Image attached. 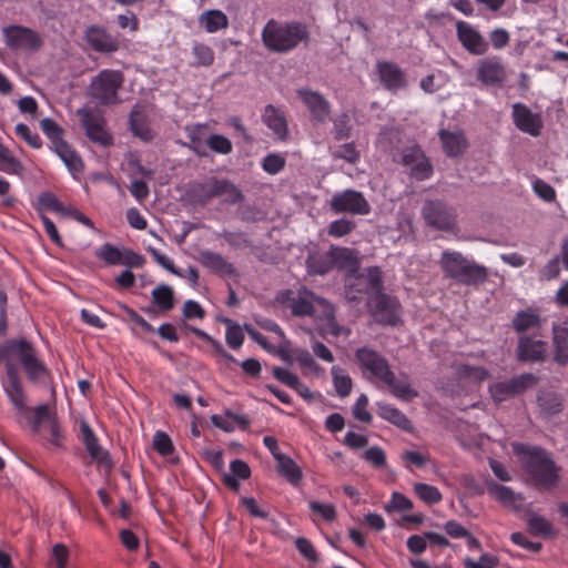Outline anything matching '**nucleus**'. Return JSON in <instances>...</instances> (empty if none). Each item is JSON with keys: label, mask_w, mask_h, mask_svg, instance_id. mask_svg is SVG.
Instances as JSON below:
<instances>
[{"label": "nucleus", "mask_w": 568, "mask_h": 568, "mask_svg": "<svg viewBox=\"0 0 568 568\" xmlns=\"http://www.w3.org/2000/svg\"><path fill=\"white\" fill-rule=\"evenodd\" d=\"M409 171H410V175L414 179H416L418 181H423V180L430 178V175L433 173V166H432L430 162L428 161V159L424 154L422 156V159H419L418 165H414Z\"/></svg>", "instance_id": "nucleus-64"}, {"label": "nucleus", "mask_w": 568, "mask_h": 568, "mask_svg": "<svg viewBox=\"0 0 568 568\" xmlns=\"http://www.w3.org/2000/svg\"><path fill=\"white\" fill-rule=\"evenodd\" d=\"M459 378L474 383H480L489 377V372L481 366H471L469 364H460L457 367Z\"/></svg>", "instance_id": "nucleus-43"}, {"label": "nucleus", "mask_w": 568, "mask_h": 568, "mask_svg": "<svg viewBox=\"0 0 568 568\" xmlns=\"http://www.w3.org/2000/svg\"><path fill=\"white\" fill-rule=\"evenodd\" d=\"M29 381L37 383L49 375V371L44 363L39 359L37 352L21 365Z\"/></svg>", "instance_id": "nucleus-35"}, {"label": "nucleus", "mask_w": 568, "mask_h": 568, "mask_svg": "<svg viewBox=\"0 0 568 568\" xmlns=\"http://www.w3.org/2000/svg\"><path fill=\"white\" fill-rule=\"evenodd\" d=\"M531 187L534 193L545 202L551 203L556 201L555 189L544 180L534 178Z\"/></svg>", "instance_id": "nucleus-49"}, {"label": "nucleus", "mask_w": 568, "mask_h": 568, "mask_svg": "<svg viewBox=\"0 0 568 568\" xmlns=\"http://www.w3.org/2000/svg\"><path fill=\"white\" fill-rule=\"evenodd\" d=\"M422 214L427 225L436 230L450 231L456 226L457 214L455 209L442 201H426Z\"/></svg>", "instance_id": "nucleus-8"}, {"label": "nucleus", "mask_w": 568, "mask_h": 568, "mask_svg": "<svg viewBox=\"0 0 568 568\" xmlns=\"http://www.w3.org/2000/svg\"><path fill=\"white\" fill-rule=\"evenodd\" d=\"M538 402L541 409L549 415L561 410V402L555 394L542 395L538 398Z\"/></svg>", "instance_id": "nucleus-63"}, {"label": "nucleus", "mask_w": 568, "mask_h": 568, "mask_svg": "<svg viewBox=\"0 0 568 568\" xmlns=\"http://www.w3.org/2000/svg\"><path fill=\"white\" fill-rule=\"evenodd\" d=\"M124 77L119 70H101L91 81L89 87L90 97L104 105H112L120 102L118 91L122 87Z\"/></svg>", "instance_id": "nucleus-6"}, {"label": "nucleus", "mask_w": 568, "mask_h": 568, "mask_svg": "<svg viewBox=\"0 0 568 568\" xmlns=\"http://www.w3.org/2000/svg\"><path fill=\"white\" fill-rule=\"evenodd\" d=\"M439 138L443 150L448 156H458L467 148V141L462 131L440 130Z\"/></svg>", "instance_id": "nucleus-25"}, {"label": "nucleus", "mask_w": 568, "mask_h": 568, "mask_svg": "<svg viewBox=\"0 0 568 568\" xmlns=\"http://www.w3.org/2000/svg\"><path fill=\"white\" fill-rule=\"evenodd\" d=\"M207 146L220 154H229L232 152V142L224 135L212 134L207 140Z\"/></svg>", "instance_id": "nucleus-56"}, {"label": "nucleus", "mask_w": 568, "mask_h": 568, "mask_svg": "<svg viewBox=\"0 0 568 568\" xmlns=\"http://www.w3.org/2000/svg\"><path fill=\"white\" fill-rule=\"evenodd\" d=\"M538 378L534 374H521L507 382H497L489 386V393L495 402H504L523 393L537 384Z\"/></svg>", "instance_id": "nucleus-12"}, {"label": "nucleus", "mask_w": 568, "mask_h": 568, "mask_svg": "<svg viewBox=\"0 0 568 568\" xmlns=\"http://www.w3.org/2000/svg\"><path fill=\"white\" fill-rule=\"evenodd\" d=\"M292 313L296 316H311L316 321L318 329L325 335L348 336L351 329L341 327L334 317V307L326 300L307 290H301L292 298Z\"/></svg>", "instance_id": "nucleus-3"}, {"label": "nucleus", "mask_w": 568, "mask_h": 568, "mask_svg": "<svg viewBox=\"0 0 568 568\" xmlns=\"http://www.w3.org/2000/svg\"><path fill=\"white\" fill-rule=\"evenodd\" d=\"M40 128L50 140L52 150L65 143L63 140V129L54 120L50 118L42 119L40 121Z\"/></svg>", "instance_id": "nucleus-36"}, {"label": "nucleus", "mask_w": 568, "mask_h": 568, "mask_svg": "<svg viewBox=\"0 0 568 568\" xmlns=\"http://www.w3.org/2000/svg\"><path fill=\"white\" fill-rule=\"evenodd\" d=\"M368 307L374 320L382 324L396 325L399 322L398 301L384 293L368 297Z\"/></svg>", "instance_id": "nucleus-11"}, {"label": "nucleus", "mask_w": 568, "mask_h": 568, "mask_svg": "<svg viewBox=\"0 0 568 568\" xmlns=\"http://www.w3.org/2000/svg\"><path fill=\"white\" fill-rule=\"evenodd\" d=\"M331 374L333 377L334 387L338 396H348L352 390V378L349 375L338 366H333Z\"/></svg>", "instance_id": "nucleus-40"}, {"label": "nucleus", "mask_w": 568, "mask_h": 568, "mask_svg": "<svg viewBox=\"0 0 568 568\" xmlns=\"http://www.w3.org/2000/svg\"><path fill=\"white\" fill-rule=\"evenodd\" d=\"M363 458L376 468H383L386 465V454L378 446L366 449L363 454Z\"/></svg>", "instance_id": "nucleus-58"}, {"label": "nucleus", "mask_w": 568, "mask_h": 568, "mask_svg": "<svg viewBox=\"0 0 568 568\" xmlns=\"http://www.w3.org/2000/svg\"><path fill=\"white\" fill-rule=\"evenodd\" d=\"M514 452L519 456L528 480L538 490H551L559 481V469L550 455L535 446L514 445Z\"/></svg>", "instance_id": "nucleus-2"}, {"label": "nucleus", "mask_w": 568, "mask_h": 568, "mask_svg": "<svg viewBox=\"0 0 568 568\" xmlns=\"http://www.w3.org/2000/svg\"><path fill=\"white\" fill-rule=\"evenodd\" d=\"M333 158L345 160L348 163H356L359 160V152L356 150L353 142L345 143L333 152Z\"/></svg>", "instance_id": "nucleus-60"}, {"label": "nucleus", "mask_w": 568, "mask_h": 568, "mask_svg": "<svg viewBox=\"0 0 568 568\" xmlns=\"http://www.w3.org/2000/svg\"><path fill=\"white\" fill-rule=\"evenodd\" d=\"M293 354L294 361H296L302 368H305L310 372L318 371L320 367L317 363L315 362V359L307 349L296 348L294 349Z\"/></svg>", "instance_id": "nucleus-57"}, {"label": "nucleus", "mask_w": 568, "mask_h": 568, "mask_svg": "<svg viewBox=\"0 0 568 568\" xmlns=\"http://www.w3.org/2000/svg\"><path fill=\"white\" fill-rule=\"evenodd\" d=\"M61 159L74 179H78L84 170L80 155L65 142L53 150Z\"/></svg>", "instance_id": "nucleus-26"}, {"label": "nucleus", "mask_w": 568, "mask_h": 568, "mask_svg": "<svg viewBox=\"0 0 568 568\" xmlns=\"http://www.w3.org/2000/svg\"><path fill=\"white\" fill-rule=\"evenodd\" d=\"M377 410L378 415L383 419L394 424L395 426L405 430L410 428V420L406 417V415L403 412H400L395 406L386 403H378Z\"/></svg>", "instance_id": "nucleus-33"}, {"label": "nucleus", "mask_w": 568, "mask_h": 568, "mask_svg": "<svg viewBox=\"0 0 568 568\" xmlns=\"http://www.w3.org/2000/svg\"><path fill=\"white\" fill-rule=\"evenodd\" d=\"M296 93L310 112L313 122L325 123L329 119L331 103L321 92L300 88Z\"/></svg>", "instance_id": "nucleus-14"}, {"label": "nucleus", "mask_w": 568, "mask_h": 568, "mask_svg": "<svg viewBox=\"0 0 568 568\" xmlns=\"http://www.w3.org/2000/svg\"><path fill=\"white\" fill-rule=\"evenodd\" d=\"M355 357L362 372L369 379L387 385L395 397L409 400L418 395L410 386L407 376L397 378L387 359L378 352L368 347H361L356 351Z\"/></svg>", "instance_id": "nucleus-1"}, {"label": "nucleus", "mask_w": 568, "mask_h": 568, "mask_svg": "<svg viewBox=\"0 0 568 568\" xmlns=\"http://www.w3.org/2000/svg\"><path fill=\"white\" fill-rule=\"evenodd\" d=\"M331 207L335 213H351L365 215L371 211V206L361 192L346 190L333 195Z\"/></svg>", "instance_id": "nucleus-13"}, {"label": "nucleus", "mask_w": 568, "mask_h": 568, "mask_svg": "<svg viewBox=\"0 0 568 568\" xmlns=\"http://www.w3.org/2000/svg\"><path fill=\"white\" fill-rule=\"evenodd\" d=\"M456 36L462 47L474 55H483L489 49V43L483 34L466 21L456 22Z\"/></svg>", "instance_id": "nucleus-15"}, {"label": "nucleus", "mask_w": 568, "mask_h": 568, "mask_svg": "<svg viewBox=\"0 0 568 568\" xmlns=\"http://www.w3.org/2000/svg\"><path fill=\"white\" fill-rule=\"evenodd\" d=\"M251 469L246 462L234 459L230 464V473L223 476V483L232 490L240 488V480L250 478Z\"/></svg>", "instance_id": "nucleus-29"}, {"label": "nucleus", "mask_w": 568, "mask_h": 568, "mask_svg": "<svg viewBox=\"0 0 568 568\" xmlns=\"http://www.w3.org/2000/svg\"><path fill=\"white\" fill-rule=\"evenodd\" d=\"M308 507L314 515H317L326 523H333L336 519L337 513L333 504L311 500Z\"/></svg>", "instance_id": "nucleus-46"}, {"label": "nucleus", "mask_w": 568, "mask_h": 568, "mask_svg": "<svg viewBox=\"0 0 568 568\" xmlns=\"http://www.w3.org/2000/svg\"><path fill=\"white\" fill-rule=\"evenodd\" d=\"M95 256L108 265H118L122 262V251L110 243H104L95 251Z\"/></svg>", "instance_id": "nucleus-45"}, {"label": "nucleus", "mask_w": 568, "mask_h": 568, "mask_svg": "<svg viewBox=\"0 0 568 568\" xmlns=\"http://www.w3.org/2000/svg\"><path fill=\"white\" fill-rule=\"evenodd\" d=\"M48 430L47 440L55 448L63 447L64 435L61 430L60 424L57 418L51 422L44 428Z\"/></svg>", "instance_id": "nucleus-55"}, {"label": "nucleus", "mask_w": 568, "mask_h": 568, "mask_svg": "<svg viewBox=\"0 0 568 568\" xmlns=\"http://www.w3.org/2000/svg\"><path fill=\"white\" fill-rule=\"evenodd\" d=\"M199 22L209 33H214L222 29H226L229 26V19L226 14L217 9L203 12L199 17Z\"/></svg>", "instance_id": "nucleus-30"}, {"label": "nucleus", "mask_w": 568, "mask_h": 568, "mask_svg": "<svg viewBox=\"0 0 568 568\" xmlns=\"http://www.w3.org/2000/svg\"><path fill=\"white\" fill-rule=\"evenodd\" d=\"M153 447L161 456H169L174 450L173 443L169 435L160 430L154 435Z\"/></svg>", "instance_id": "nucleus-53"}, {"label": "nucleus", "mask_w": 568, "mask_h": 568, "mask_svg": "<svg viewBox=\"0 0 568 568\" xmlns=\"http://www.w3.org/2000/svg\"><path fill=\"white\" fill-rule=\"evenodd\" d=\"M539 325V315L531 311H521L517 313L513 320V326L518 333H524L530 328L538 327Z\"/></svg>", "instance_id": "nucleus-39"}, {"label": "nucleus", "mask_w": 568, "mask_h": 568, "mask_svg": "<svg viewBox=\"0 0 568 568\" xmlns=\"http://www.w3.org/2000/svg\"><path fill=\"white\" fill-rule=\"evenodd\" d=\"M352 126L349 123V118L346 113H343L338 115L336 119H334L332 132L335 140L341 141L349 138Z\"/></svg>", "instance_id": "nucleus-52"}, {"label": "nucleus", "mask_w": 568, "mask_h": 568, "mask_svg": "<svg viewBox=\"0 0 568 568\" xmlns=\"http://www.w3.org/2000/svg\"><path fill=\"white\" fill-rule=\"evenodd\" d=\"M368 406V398L365 394H362L356 399V403L353 408V415L354 417L363 423H371L372 422V415L367 409Z\"/></svg>", "instance_id": "nucleus-61"}, {"label": "nucleus", "mask_w": 568, "mask_h": 568, "mask_svg": "<svg viewBox=\"0 0 568 568\" xmlns=\"http://www.w3.org/2000/svg\"><path fill=\"white\" fill-rule=\"evenodd\" d=\"M16 134L26 141L31 148L40 149L42 146V140L40 135L32 131L27 124L18 123L14 128Z\"/></svg>", "instance_id": "nucleus-51"}, {"label": "nucleus", "mask_w": 568, "mask_h": 568, "mask_svg": "<svg viewBox=\"0 0 568 568\" xmlns=\"http://www.w3.org/2000/svg\"><path fill=\"white\" fill-rule=\"evenodd\" d=\"M77 115L80 118L81 124L91 141L101 145L111 144L112 139L105 130L104 119L100 114L88 108H81L77 110Z\"/></svg>", "instance_id": "nucleus-16"}, {"label": "nucleus", "mask_w": 568, "mask_h": 568, "mask_svg": "<svg viewBox=\"0 0 568 568\" xmlns=\"http://www.w3.org/2000/svg\"><path fill=\"white\" fill-rule=\"evenodd\" d=\"M333 251L327 253L313 252L308 255L306 261L308 273L317 275L326 274L333 267Z\"/></svg>", "instance_id": "nucleus-31"}, {"label": "nucleus", "mask_w": 568, "mask_h": 568, "mask_svg": "<svg viewBox=\"0 0 568 568\" xmlns=\"http://www.w3.org/2000/svg\"><path fill=\"white\" fill-rule=\"evenodd\" d=\"M57 418L53 413L50 412L48 405H39L33 409V418L31 426L34 433H40L42 428H45L51 419Z\"/></svg>", "instance_id": "nucleus-44"}, {"label": "nucleus", "mask_w": 568, "mask_h": 568, "mask_svg": "<svg viewBox=\"0 0 568 568\" xmlns=\"http://www.w3.org/2000/svg\"><path fill=\"white\" fill-rule=\"evenodd\" d=\"M84 39L92 50L100 53H113L120 48L118 38L99 26L88 27Z\"/></svg>", "instance_id": "nucleus-19"}, {"label": "nucleus", "mask_w": 568, "mask_h": 568, "mask_svg": "<svg viewBox=\"0 0 568 568\" xmlns=\"http://www.w3.org/2000/svg\"><path fill=\"white\" fill-rule=\"evenodd\" d=\"M195 193L202 202L219 197L224 203L235 204L243 199L241 191L232 182L214 176L197 184Z\"/></svg>", "instance_id": "nucleus-7"}, {"label": "nucleus", "mask_w": 568, "mask_h": 568, "mask_svg": "<svg viewBox=\"0 0 568 568\" xmlns=\"http://www.w3.org/2000/svg\"><path fill=\"white\" fill-rule=\"evenodd\" d=\"M81 438L85 446V449L90 457L101 464L109 463V454L100 446L99 440L88 425V423L82 422L80 424Z\"/></svg>", "instance_id": "nucleus-24"}, {"label": "nucleus", "mask_w": 568, "mask_h": 568, "mask_svg": "<svg viewBox=\"0 0 568 568\" xmlns=\"http://www.w3.org/2000/svg\"><path fill=\"white\" fill-rule=\"evenodd\" d=\"M477 79L485 85L500 84L506 79V68L497 57L483 59L477 67Z\"/></svg>", "instance_id": "nucleus-21"}, {"label": "nucleus", "mask_w": 568, "mask_h": 568, "mask_svg": "<svg viewBox=\"0 0 568 568\" xmlns=\"http://www.w3.org/2000/svg\"><path fill=\"white\" fill-rule=\"evenodd\" d=\"M361 280H365L367 284V292L369 296H374L381 292L382 287V272L378 267H369L366 270V274L361 276Z\"/></svg>", "instance_id": "nucleus-48"}, {"label": "nucleus", "mask_w": 568, "mask_h": 568, "mask_svg": "<svg viewBox=\"0 0 568 568\" xmlns=\"http://www.w3.org/2000/svg\"><path fill=\"white\" fill-rule=\"evenodd\" d=\"M376 74L381 84L388 91L397 92L407 87L405 71L393 61H378Z\"/></svg>", "instance_id": "nucleus-18"}, {"label": "nucleus", "mask_w": 568, "mask_h": 568, "mask_svg": "<svg viewBox=\"0 0 568 568\" xmlns=\"http://www.w3.org/2000/svg\"><path fill=\"white\" fill-rule=\"evenodd\" d=\"M0 170L7 174L19 176L24 172L22 163L13 156L7 146L0 152Z\"/></svg>", "instance_id": "nucleus-42"}, {"label": "nucleus", "mask_w": 568, "mask_h": 568, "mask_svg": "<svg viewBox=\"0 0 568 568\" xmlns=\"http://www.w3.org/2000/svg\"><path fill=\"white\" fill-rule=\"evenodd\" d=\"M355 227V224L353 221L347 219H339L333 221L328 225V234L334 237H342L346 234H348Z\"/></svg>", "instance_id": "nucleus-59"}, {"label": "nucleus", "mask_w": 568, "mask_h": 568, "mask_svg": "<svg viewBox=\"0 0 568 568\" xmlns=\"http://www.w3.org/2000/svg\"><path fill=\"white\" fill-rule=\"evenodd\" d=\"M497 564V558L488 552L481 554L478 561H475L469 557L464 560L465 568H495Z\"/></svg>", "instance_id": "nucleus-62"}, {"label": "nucleus", "mask_w": 568, "mask_h": 568, "mask_svg": "<svg viewBox=\"0 0 568 568\" xmlns=\"http://www.w3.org/2000/svg\"><path fill=\"white\" fill-rule=\"evenodd\" d=\"M153 304L162 312H169L174 306L173 290L171 286L162 284L151 292Z\"/></svg>", "instance_id": "nucleus-34"}, {"label": "nucleus", "mask_w": 568, "mask_h": 568, "mask_svg": "<svg viewBox=\"0 0 568 568\" xmlns=\"http://www.w3.org/2000/svg\"><path fill=\"white\" fill-rule=\"evenodd\" d=\"M200 262L203 266L221 275H234L235 268L221 254L203 251L200 253Z\"/></svg>", "instance_id": "nucleus-28"}, {"label": "nucleus", "mask_w": 568, "mask_h": 568, "mask_svg": "<svg viewBox=\"0 0 568 568\" xmlns=\"http://www.w3.org/2000/svg\"><path fill=\"white\" fill-rule=\"evenodd\" d=\"M527 525L530 532L535 536L549 537L554 535V526L551 521L538 514H530Z\"/></svg>", "instance_id": "nucleus-37"}, {"label": "nucleus", "mask_w": 568, "mask_h": 568, "mask_svg": "<svg viewBox=\"0 0 568 568\" xmlns=\"http://www.w3.org/2000/svg\"><path fill=\"white\" fill-rule=\"evenodd\" d=\"M2 33L6 45L12 50L34 51L42 45L39 33L23 26H8L3 28Z\"/></svg>", "instance_id": "nucleus-10"}, {"label": "nucleus", "mask_w": 568, "mask_h": 568, "mask_svg": "<svg viewBox=\"0 0 568 568\" xmlns=\"http://www.w3.org/2000/svg\"><path fill=\"white\" fill-rule=\"evenodd\" d=\"M308 38L307 27L301 22L270 20L262 31L264 45L273 52L286 53Z\"/></svg>", "instance_id": "nucleus-4"}, {"label": "nucleus", "mask_w": 568, "mask_h": 568, "mask_svg": "<svg viewBox=\"0 0 568 568\" xmlns=\"http://www.w3.org/2000/svg\"><path fill=\"white\" fill-rule=\"evenodd\" d=\"M276 460V470L280 476L285 478L292 486H297L303 479L301 467L287 455L278 456Z\"/></svg>", "instance_id": "nucleus-27"}, {"label": "nucleus", "mask_w": 568, "mask_h": 568, "mask_svg": "<svg viewBox=\"0 0 568 568\" xmlns=\"http://www.w3.org/2000/svg\"><path fill=\"white\" fill-rule=\"evenodd\" d=\"M415 495L427 505L438 504L443 499L439 489L425 483H416L413 486Z\"/></svg>", "instance_id": "nucleus-38"}, {"label": "nucleus", "mask_w": 568, "mask_h": 568, "mask_svg": "<svg viewBox=\"0 0 568 568\" xmlns=\"http://www.w3.org/2000/svg\"><path fill=\"white\" fill-rule=\"evenodd\" d=\"M64 205L59 201V199L52 192H42L34 204V209L43 214L44 211H53L55 213L61 214Z\"/></svg>", "instance_id": "nucleus-41"}, {"label": "nucleus", "mask_w": 568, "mask_h": 568, "mask_svg": "<svg viewBox=\"0 0 568 568\" xmlns=\"http://www.w3.org/2000/svg\"><path fill=\"white\" fill-rule=\"evenodd\" d=\"M547 344L539 339L521 337L518 342L517 356L521 362H541L545 358Z\"/></svg>", "instance_id": "nucleus-23"}, {"label": "nucleus", "mask_w": 568, "mask_h": 568, "mask_svg": "<svg viewBox=\"0 0 568 568\" xmlns=\"http://www.w3.org/2000/svg\"><path fill=\"white\" fill-rule=\"evenodd\" d=\"M224 323L226 324L225 339L227 345L233 349H239L244 341L242 328L231 320H225Z\"/></svg>", "instance_id": "nucleus-47"}, {"label": "nucleus", "mask_w": 568, "mask_h": 568, "mask_svg": "<svg viewBox=\"0 0 568 568\" xmlns=\"http://www.w3.org/2000/svg\"><path fill=\"white\" fill-rule=\"evenodd\" d=\"M193 55L195 58L196 64L209 67L214 61V53L212 49L203 43H195L193 45Z\"/></svg>", "instance_id": "nucleus-54"}, {"label": "nucleus", "mask_w": 568, "mask_h": 568, "mask_svg": "<svg viewBox=\"0 0 568 568\" xmlns=\"http://www.w3.org/2000/svg\"><path fill=\"white\" fill-rule=\"evenodd\" d=\"M33 345L24 338H12L0 344V363L6 366V374H9L10 367L18 373L16 363L21 365L26 363L34 353Z\"/></svg>", "instance_id": "nucleus-9"}, {"label": "nucleus", "mask_w": 568, "mask_h": 568, "mask_svg": "<svg viewBox=\"0 0 568 568\" xmlns=\"http://www.w3.org/2000/svg\"><path fill=\"white\" fill-rule=\"evenodd\" d=\"M513 120L517 129L528 133L531 136H538L542 129V119L540 114L534 113L523 103L513 104Z\"/></svg>", "instance_id": "nucleus-20"}, {"label": "nucleus", "mask_w": 568, "mask_h": 568, "mask_svg": "<svg viewBox=\"0 0 568 568\" xmlns=\"http://www.w3.org/2000/svg\"><path fill=\"white\" fill-rule=\"evenodd\" d=\"M439 264L447 277L462 284L478 285L487 278V271L484 266L456 251H444Z\"/></svg>", "instance_id": "nucleus-5"}, {"label": "nucleus", "mask_w": 568, "mask_h": 568, "mask_svg": "<svg viewBox=\"0 0 568 568\" xmlns=\"http://www.w3.org/2000/svg\"><path fill=\"white\" fill-rule=\"evenodd\" d=\"M262 121L278 140L283 141L287 138V121L281 109L273 104L266 105L262 113Z\"/></svg>", "instance_id": "nucleus-22"}, {"label": "nucleus", "mask_w": 568, "mask_h": 568, "mask_svg": "<svg viewBox=\"0 0 568 568\" xmlns=\"http://www.w3.org/2000/svg\"><path fill=\"white\" fill-rule=\"evenodd\" d=\"M211 422L215 427L226 433H231L235 429L234 423L243 429L247 428L250 425V422L245 416L234 414L230 410H226L224 416L217 414L212 415Z\"/></svg>", "instance_id": "nucleus-32"}, {"label": "nucleus", "mask_w": 568, "mask_h": 568, "mask_svg": "<svg viewBox=\"0 0 568 568\" xmlns=\"http://www.w3.org/2000/svg\"><path fill=\"white\" fill-rule=\"evenodd\" d=\"M2 387L17 413L22 417H28L31 408L27 404V396L19 373H16L12 367H10L6 381L2 382Z\"/></svg>", "instance_id": "nucleus-17"}, {"label": "nucleus", "mask_w": 568, "mask_h": 568, "mask_svg": "<svg viewBox=\"0 0 568 568\" xmlns=\"http://www.w3.org/2000/svg\"><path fill=\"white\" fill-rule=\"evenodd\" d=\"M286 164L285 158L280 153H270L264 156L262 162L263 170L272 175L280 173Z\"/></svg>", "instance_id": "nucleus-50"}]
</instances>
